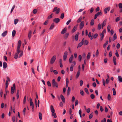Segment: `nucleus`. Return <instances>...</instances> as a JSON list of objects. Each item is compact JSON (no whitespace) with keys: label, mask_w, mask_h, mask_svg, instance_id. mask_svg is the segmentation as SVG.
<instances>
[{"label":"nucleus","mask_w":122,"mask_h":122,"mask_svg":"<svg viewBox=\"0 0 122 122\" xmlns=\"http://www.w3.org/2000/svg\"><path fill=\"white\" fill-rule=\"evenodd\" d=\"M20 48L17 47L16 49V52L15 53V55L14 56V58L16 59H17L18 57V54L20 52H21V51L20 50Z\"/></svg>","instance_id":"nucleus-1"},{"label":"nucleus","mask_w":122,"mask_h":122,"mask_svg":"<svg viewBox=\"0 0 122 122\" xmlns=\"http://www.w3.org/2000/svg\"><path fill=\"white\" fill-rule=\"evenodd\" d=\"M60 8H58L57 7H55L52 11L53 12H55L56 14H58L60 12Z\"/></svg>","instance_id":"nucleus-2"},{"label":"nucleus","mask_w":122,"mask_h":122,"mask_svg":"<svg viewBox=\"0 0 122 122\" xmlns=\"http://www.w3.org/2000/svg\"><path fill=\"white\" fill-rule=\"evenodd\" d=\"M52 86L53 87L55 86L56 87H58V85L57 83L55 81L54 79H53L52 81Z\"/></svg>","instance_id":"nucleus-3"},{"label":"nucleus","mask_w":122,"mask_h":122,"mask_svg":"<svg viewBox=\"0 0 122 122\" xmlns=\"http://www.w3.org/2000/svg\"><path fill=\"white\" fill-rule=\"evenodd\" d=\"M13 87H12L11 88V94H13L14 92V90H15V83L13 84Z\"/></svg>","instance_id":"nucleus-4"},{"label":"nucleus","mask_w":122,"mask_h":122,"mask_svg":"<svg viewBox=\"0 0 122 122\" xmlns=\"http://www.w3.org/2000/svg\"><path fill=\"white\" fill-rule=\"evenodd\" d=\"M56 59V56L55 55L53 56L51 59L50 63L51 64H53L54 62Z\"/></svg>","instance_id":"nucleus-5"},{"label":"nucleus","mask_w":122,"mask_h":122,"mask_svg":"<svg viewBox=\"0 0 122 122\" xmlns=\"http://www.w3.org/2000/svg\"><path fill=\"white\" fill-rule=\"evenodd\" d=\"M102 12L101 11L99 12H98L95 15V17H94V19H96L97 17L100 15H102Z\"/></svg>","instance_id":"nucleus-6"},{"label":"nucleus","mask_w":122,"mask_h":122,"mask_svg":"<svg viewBox=\"0 0 122 122\" xmlns=\"http://www.w3.org/2000/svg\"><path fill=\"white\" fill-rule=\"evenodd\" d=\"M68 52L67 51H65L63 55V60L64 61H66V59L67 55Z\"/></svg>","instance_id":"nucleus-7"},{"label":"nucleus","mask_w":122,"mask_h":122,"mask_svg":"<svg viewBox=\"0 0 122 122\" xmlns=\"http://www.w3.org/2000/svg\"><path fill=\"white\" fill-rule=\"evenodd\" d=\"M78 26V25H75L73 27V29L72 30L71 32L72 33H73L76 30Z\"/></svg>","instance_id":"nucleus-8"},{"label":"nucleus","mask_w":122,"mask_h":122,"mask_svg":"<svg viewBox=\"0 0 122 122\" xmlns=\"http://www.w3.org/2000/svg\"><path fill=\"white\" fill-rule=\"evenodd\" d=\"M107 19H105L102 23V28L103 29V27H104L106 25V23Z\"/></svg>","instance_id":"nucleus-9"},{"label":"nucleus","mask_w":122,"mask_h":122,"mask_svg":"<svg viewBox=\"0 0 122 122\" xmlns=\"http://www.w3.org/2000/svg\"><path fill=\"white\" fill-rule=\"evenodd\" d=\"M30 99V105L31 107H34V104L33 102L32 101V100L31 98L30 97L29 99Z\"/></svg>","instance_id":"nucleus-10"},{"label":"nucleus","mask_w":122,"mask_h":122,"mask_svg":"<svg viewBox=\"0 0 122 122\" xmlns=\"http://www.w3.org/2000/svg\"><path fill=\"white\" fill-rule=\"evenodd\" d=\"M84 24V21H81L80 24V29H81L83 27Z\"/></svg>","instance_id":"nucleus-11"},{"label":"nucleus","mask_w":122,"mask_h":122,"mask_svg":"<svg viewBox=\"0 0 122 122\" xmlns=\"http://www.w3.org/2000/svg\"><path fill=\"white\" fill-rule=\"evenodd\" d=\"M53 21L55 23H57L60 22V19L59 18H55L53 19Z\"/></svg>","instance_id":"nucleus-12"},{"label":"nucleus","mask_w":122,"mask_h":122,"mask_svg":"<svg viewBox=\"0 0 122 122\" xmlns=\"http://www.w3.org/2000/svg\"><path fill=\"white\" fill-rule=\"evenodd\" d=\"M110 9V8L109 7H108L105 8L104 10V12L105 14H107V11H109Z\"/></svg>","instance_id":"nucleus-13"},{"label":"nucleus","mask_w":122,"mask_h":122,"mask_svg":"<svg viewBox=\"0 0 122 122\" xmlns=\"http://www.w3.org/2000/svg\"><path fill=\"white\" fill-rule=\"evenodd\" d=\"M31 33H32V31L31 30H30L29 32L28 35V37L29 40H30V39L31 38Z\"/></svg>","instance_id":"nucleus-14"},{"label":"nucleus","mask_w":122,"mask_h":122,"mask_svg":"<svg viewBox=\"0 0 122 122\" xmlns=\"http://www.w3.org/2000/svg\"><path fill=\"white\" fill-rule=\"evenodd\" d=\"M50 110L52 113H54L55 112V109L52 105H51L50 106Z\"/></svg>","instance_id":"nucleus-15"},{"label":"nucleus","mask_w":122,"mask_h":122,"mask_svg":"<svg viewBox=\"0 0 122 122\" xmlns=\"http://www.w3.org/2000/svg\"><path fill=\"white\" fill-rule=\"evenodd\" d=\"M113 61L115 65H117L116 60L115 56H114L113 57Z\"/></svg>","instance_id":"nucleus-16"},{"label":"nucleus","mask_w":122,"mask_h":122,"mask_svg":"<svg viewBox=\"0 0 122 122\" xmlns=\"http://www.w3.org/2000/svg\"><path fill=\"white\" fill-rule=\"evenodd\" d=\"M80 34V33L79 32H78L77 33V34L75 35V39L76 41L78 40V35Z\"/></svg>","instance_id":"nucleus-17"},{"label":"nucleus","mask_w":122,"mask_h":122,"mask_svg":"<svg viewBox=\"0 0 122 122\" xmlns=\"http://www.w3.org/2000/svg\"><path fill=\"white\" fill-rule=\"evenodd\" d=\"M66 28H65L61 31V34H63L65 33L66 31Z\"/></svg>","instance_id":"nucleus-18"},{"label":"nucleus","mask_w":122,"mask_h":122,"mask_svg":"<svg viewBox=\"0 0 122 122\" xmlns=\"http://www.w3.org/2000/svg\"><path fill=\"white\" fill-rule=\"evenodd\" d=\"M73 58V56L72 55H71V57H70L69 59V62L70 63H71L72 62V60Z\"/></svg>","instance_id":"nucleus-19"},{"label":"nucleus","mask_w":122,"mask_h":122,"mask_svg":"<svg viewBox=\"0 0 122 122\" xmlns=\"http://www.w3.org/2000/svg\"><path fill=\"white\" fill-rule=\"evenodd\" d=\"M60 97H61V98L62 101V102L64 103L65 102V98L61 94V95Z\"/></svg>","instance_id":"nucleus-20"},{"label":"nucleus","mask_w":122,"mask_h":122,"mask_svg":"<svg viewBox=\"0 0 122 122\" xmlns=\"http://www.w3.org/2000/svg\"><path fill=\"white\" fill-rule=\"evenodd\" d=\"M21 44V42L20 40L19 41L18 43L17 47L20 48Z\"/></svg>","instance_id":"nucleus-21"},{"label":"nucleus","mask_w":122,"mask_h":122,"mask_svg":"<svg viewBox=\"0 0 122 122\" xmlns=\"http://www.w3.org/2000/svg\"><path fill=\"white\" fill-rule=\"evenodd\" d=\"M83 43L81 42L79 43L78 44V46L77 47V48H78L81 47L83 45Z\"/></svg>","instance_id":"nucleus-22"},{"label":"nucleus","mask_w":122,"mask_h":122,"mask_svg":"<svg viewBox=\"0 0 122 122\" xmlns=\"http://www.w3.org/2000/svg\"><path fill=\"white\" fill-rule=\"evenodd\" d=\"M119 8L121 9L120 10V12H122V4L121 3H119Z\"/></svg>","instance_id":"nucleus-23"},{"label":"nucleus","mask_w":122,"mask_h":122,"mask_svg":"<svg viewBox=\"0 0 122 122\" xmlns=\"http://www.w3.org/2000/svg\"><path fill=\"white\" fill-rule=\"evenodd\" d=\"M7 34V31L6 30L4 31L2 34V36L3 37L5 36Z\"/></svg>","instance_id":"nucleus-24"},{"label":"nucleus","mask_w":122,"mask_h":122,"mask_svg":"<svg viewBox=\"0 0 122 122\" xmlns=\"http://www.w3.org/2000/svg\"><path fill=\"white\" fill-rule=\"evenodd\" d=\"M7 66V64L6 62H4L3 63V68H4L5 69L6 68Z\"/></svg>","instance_id":"nucleus-25"},{"label":"nucleus","mask_w":122,"mask_h":122,"mask_svg":"<svg viewBox=\"0 0 122 122\" xmlns=\"http://www.w3.org/2000/svg\"><path fill=\"white\" fill-rule=\"evenodd\" d=\"M71 89L70 87H68V88L67 90V95L68 96H69L70 93Z\"/></svg>","instance_id":"nucleus-26"},{"label":"nucleus","mask_w":122,"mask_h":122,"mask_svg":"<svg viewBox=\"0 0 122 122\" xmlns=\"http://www.w3.org/2000/svg\"><path fill=\"white\" fill-rule=\"evenodd\" d=\"M117 38V36L116 33H115L113 37V41H115Z\"/></svg>","instance_id":"nucleus-27"},{"label":"nucleus","mask_w":122,"mask_h":122,"mask_svg":"<svg viewBox=\"0 0 122 122\" xmlns=\"http://www.w3.org/2000/svg\"><path fill=\"white\" fill-rule=\"evenodd\" d=\"M39 116L40 120H41L42 119V115L41 112H39Z\"/></svg>","instance_id":"nucleus-28"},{"label":"nucleus","mask_w":122,"mask_h":122,"mask_svg":"<svg viewBox=\"0 0 122 122\" xmlns=\"http://www.w3.org/2000/svg\"><path fill=\"white\" fill-rule=\"evenodd\" d=\"M54 27V23H52L50 27V30H52L53 29Z\"/></svg>","instance_id":"nucleus-29"},{"label":"nucleus","mask_w":122,"mask_h":122,"mask_svg":"<svg viewBox=\"0 0 122 122\" xmlns=\"http://www.w3.org/2000/svg\"><path fill=\"white\" fill-rule=\"evenodd\" d=\"M80 74V70H79L78 71L76 75V78H77L79 76Z\"/></svg>","instance_id":"nucleus-30"},{"label":"nucleus","mask_w":122,"mask_h":122,"mask_svg":"<svg viewBox=\"0 0 122 122\" xmlns=\"http://www.w3.org/2000/svg\"><path fill=\"white\" fill-rule=\"evenodd\" d=\"M82 19V18L81 17H80L78 19V20L77 21V22L78 23H80L81 22V20Z\"/></svg>","instance_id":"nucleus-31"},{"label":"nucleus","mask_w":122,"mask_h":122,"mask_svg":"<svg viewBox=\"0 0 122 122\" xmlns=\"http://www.w3.org/2000/svg\"><path fill=\"white\" fill-rule=\"evenodd\" d=\"M16 31L15 30H13V31L12 33V36H13L14 37L15 36V35Z\"/></svg>","instance_id":"nucleus-32"},{"label":"nucleus","mask_w":122,"mask_h":122,"mask_svg":"<svg viewBox=\"0 0 122 122\" xmlns=\"http://www.w3.org/2000/svg\"><path fill=\"white\" fill-rule=\"evenodd\" d=\"M118 80L120 82H122V77L120 76H119L118 77Z\"/></svg>","instance_id":"nucleus-33"},{"label":"nucleus","mask_w":122,"mask_h":122,"mask_svg":"<svg viewBox=\"0 0 122 122\" xmlns=\"http://www.w3.org/2000/svg\"><path fill=\"white\" fill-rule=\"evenodd\" d=\"M106 31V29H105L104 30H103L102 32V33H101L100 36L102 35H104V33H105Z\"/></svg>","instance_id":"nucleus-34"},{"label":"nucleus","mask_w":122,"mask_h":122,"mask_svg":"<svg viewBox=\"0 0 122 122\" xmlns=\"http://www.w3.org/2000/svg\"><path fill=\"white\" fill-rule=\"evenodd\" d=\"M91 53L90 52H89L87 55V59H89L90 57Z\"/></svg>","instance_id":"nucleus-35"},{"label":"nucleus","mask_w":122,"mask_h":122,"mask_svg":"<svg viewBox=\"0 0 122 122\" xmlns=\"http://www.w3.org/2000/svg\"><path fill=\"white\" fill-rule=\"evenodd\" d=\"M23 51H21V52L19 55V58H20L23 55Z\"/></svg>","instance_id":"nucleus-36"},{"label":"nucleus","mask_w":122,"mask_h":122,"mask_svg":"<svg viewBox=\"0 0 122 122\" xmlns=\"http://www.w3.org/2000/svg\"><path fill=\"white\" fill-rule=\"evenodd\" d=\"M112 90L113 91V94L114 96L116 94V91L115 89L114 88H113L112 89Z\"/></svg>","instance_id":"nucleus-37"},{"label":"nucleus","mask_w":122,"mask_h":122,"mask_svg":"<svg viewBox=\"0 0 122 122\" xmlns=\"http://www.w3.org/2000/svg\"><path fill=\"white\" fill-rule=\"evenodd\" d=\"M94 20L93 19H92L90 22V24L92 25H94Z\"/></svg>","instance_id":"nucleus-38"},{"label":"nucleus","mask_w":122,"mask_h":122,"mask_svg":"<svg viewBox=\"0 0 122 122\" xmlns=\"http://www.w3.org/2000/svg\"><path fill=\"white\" fill-rule=\"evenodd\" d=\"M52 116L53 117L55 118H56L57 117L56 114L55 112H54V113H52Z\"/></svg>","instance_id":"nucleus-39"},{"label":"nucleus","mask_w":122,"mask_h":122,"mask_svg":"<svg viewBox=\"0 0 122 122\" xmlns=\"http://www.w3.org/2000/svg\"><path fill=\"white\" fill-rule=\"evenodd\" d=\"M80 93L81 95L82 96H84V92L82 90H80Z\"/></svg>","instance_id":"nucleus-40"},{"label":"nucleus","mask_w":122,"mask_h":122,"mask_svg":"<svg viewBox=\"0 0 122 122\" xmlns=\"http://www.w3.org/2000/svg\"><path fill=\"white\" fill-rule=\"evenodd\" d=\"M111 28V25H108L107 27V30L109 32Z\"/></svg>","instance_id":"nucleus-41"},{"label":"nucleus","mask_w":122,"mask_h":122,"mask_svg":"<svg viewBox=\"0 0 122 122\" xmlns=\"http://www.w3.org/2000/svg\"><path fill=\"white\" fill-rule=\"evenodd\" d=\"M69 35V33H66L65 36V39H67Z\"/></svg>","instance_id":"nucleus-42"},{"label":"nucleus","mask_w":122,"mask_h":122,"mask_svg":"<svg viewBox=\"0 0 122 122\" xmlns=\"http://www.w3.org/2000/svg\"><path fill=\"white\" fill-rule=\"evenodd\" d=\"M93 116V112H92L89 116V118L90 119H91L92 117Z\"/></svg>","instance_id":"nucleus-43"},{"label":"nucleus","mask_w":122,"mask_h":122,"mask_svg":"<svg viewBox=\"0 0 122 122\" xmlns=\"http://www.w3.org/2000/svg\"><path fill=\"white\" fill-rule=\"evenodd\" d=\"M52 15H53V13H52L49 16L47 17V19H49L52 18Z\"/></svg>","instance_id":"nucleus-44"},{"label":"nucleus","mask_w":122,"mask_h":122,"mask_svg":"<svg viewBox=\"0 0 122 122\" xmlns=\"http://www.w3.org/2000/svg\"><path fill=\"white\" fill-rule=\"evenodd\" d=\"M82 59V56L81 55H79L78 56V59L81 62Z\"/></svg>","instance_id":"nucleus-45"},{"label":"nucleus","mask_w":122,"mask_h":122,"mask_svg":"<svg viewBox=\"0 0 122 122\" xmlns=\"http://www.w3.org/2000/svg\"><path fill=\"white\" fill-rule=\"evenodd\" d=\"M90 97L91 98L93 99L95 98V96L93 94H92L90 95Z\"/></svg>","instance_id":"nucleus-46"},{"label":"nucleus","mask_w":122,"mask_h":122,"mask_svg":"<svg viewBox=\"0 0 122 122\" xmlns=\"http://www.w3.org/2000/svg\"><path fill=\"white\" fill-rule=\"evenodd\" d=\"M12 120L13 122H16L15 121V117L14 116H13L12 117Z\"/></svg>","instance_id":"nucleus-47"},{"label":"nucleus","mask_w":122,"mask_h":122,"mask_svg":"<svg viewBox=\"0 0 122 122\" xmlns=\"http://www.w3.org/2000/svg\"><path fill=\"white\" fill-rule=\"evenodd\" d=\"M83 84V81L82 80H81L80 82V86H82Z\"/></svg>","instance_id":"nucleus-48"},{"label":"nucleus","mask_w":122,"mask_h":122,"mask_svg":"<svg viewBox=\"0 0 122 122\" xmlns=\"http://www.w3.org/2000/svg\"><path fill=\"white\" fill-rule=\"evenodd\" d=\"M84 42V44H85L86 45H87L88 44V41L86 40Z\"/></svg>","instance_id":"nucleus-49"},{"label":"nucleus","mask_w":122,"mask_h":122,"mask_svg":"<svg viewBox=\"0 0 122 122\" xmlns=\"http://www.w3.org/2000/svg\"><path fill=\"white\" fill-rule=\"evenodd\" d=\"M18 19H15L14 20V24L16 25L18 22Z\"/></svg>","instance_id":"nucleus-50"},{"label":"nucleus","mask_w":122,"mask_h":122,"mask_svg":"<svg viewBox=\"0 0 122 122\" xmlns=\"http://www.w3.org/2000/svg\"><path fill=\"white\" fill-rule=\"evenodd\" d=\"M19 90H18L16 93V97H17V98L18 99L19 97Z\"/></svg>","instance_id":"nucleus-51"},{"label":"nucleus","mask_w":122,"mask_h":122,"mask_svg":"<svg viewBox=\"0 0 122 122\" xmlns=\"http://www.w3.org/2000/svg\"><path fill=\"white\" fill-rule=\"evenodd\" d=\"M85 91L87 94H89V92H88V89L87 88H85Z\"/></svg>","instance_id":"nucleus-52"},{"label":"nucleus","mask_w":122,"mask_h":122,"mask_svg":"<svg viewBox=\"0 0 122 122\" xmlns=\"http://www.w3.org/2000/svg\"><path fill=\"white\" fill-rule=\"evenodd\" d=\"M115 55L117 57H119V55L117 51V50L116 51Z\"/></svg>","instance_id":"nucleus-53"},{"label":"nucleus","mask_w":122,"mask_h":122,"mask_svg":"<svg viewBox=\"0 0 122 122\" xmlns=\"http://www.w3.org/2000/svg\"><path fill=\"white\" fill-rule=\"evenodd\" d=\"M78 104V101L77 100H76L75 101V105L76 106Z\"/></svg>","instance_id":"nucleus-54"},{"label":"nucleus","mask_w":122,"mask_h":122,"mask_svg":"<svg viewBox=\"0 0 122 122\" xmlns=\"http://www.w3.org/2000/svg\"><path fill=\"white\" fill-rule=\"evenodd\" d=\"M120 17L119 16V17H117L116 19V21L117 22V21H118L120 20Z\"/></svg>","instance_id":"nucleus-55"},{"label":"nucleus","mask_w":122,"mask_h":122,"mask_svg":"<svg viewBox=\"0 0 122 122\" xmlns=\"http://www.w3.org/2000/svg\"><path fill=\"white\" fill-rule=\"evenodd\" d=\"M111 98V96H110V94H108V96H107V99H108V100L109 101L110 100Z\"/></svg>","instance_id":"nucleus-56"},{"label":"nucleus","mask_w":122,"mask_h":122,"mask_svg":"<svg viewBox=\"0 0 122 122\" xmlns=\"http://www.w3.org/2000/svg\"><path fill=\"white\" fill-rule=\"evenodd\" d=\"M104 35H102L101 36H101V37L100 40V41H101L104 38Z\"/></svg>","instance_id":"nucleus-57"},{"label":"nucleus","mask_w":122,"mask_h":122,"mask_svg":"<svg viewBox=\"0 0 122 122\" xmlns=\"http://www.w3.org/2000/svg\"><path fill=\"white\" fill-rule=\"evenodd\" d=\"M37 10L36 9H34L33 10V13L34 14H36L37 12Z\"/></svg>","instance_id":"nucleus-58"},{"label":"nucleus","mask_w":122,"mask_h":122,"mask_svg":"<svg viewBox=\"0 0 122 122\" xmlns=\"http://www.w3.org/2000/svg\"><path fill=\"white\" fill-rule=\"evenodd\" d=\"M47 84L48 86H51V84L50 82L49 81H48L47 82Z\"/></svg>","instance_id":"nucleus-59"},{"label":"nucleus","mask_w":122,"mask_h":122,"mask_svg":"<svg viewBox=\"0 0 122 122\" xmlns=\"http://www.w3.org/2000/svg\"><path fill=\"white\" fill-rule=\"evenodd\" d=\"M45 30H46L45 29H44L43 30V31L41 32V33L40 35L41 36H42V35H43L44 34V33H45Z\"/></svg>","instance_id":"nucleus-60"},{"label":"nucleus","mask_w":122,"mask_h":122,"mask_svg":"<svg viewBox=\"0 0 122 122\" xmlns=\"http://www.w3.org/2000/svg\"><path fill=\"white\" fill-rule=\"evenodd\" d=\"M61 18L62 19H63L64 18V14L63 13H62L61 14V16H60Z\"/></svg>","instance_id":"nucleus-61"},{"label":"nucleus","mask_w":122,"mask_h":122,"mask_svg":"<svg viewBox=\"0 0 122 122\" xmlns=\"http://www.w3.org/2000/svg\"><path fill=\"white\" fill-rule=\"evenodd\" d=\"M101 25L100 23H99L98 25V29L99 30H100L101 29Z\"/></svg>","instance_id":"nucleus-62"},{"label":"nucleus","mask_w":122,"mask_h":122,"mask_svg":"<svg viewBox=\"0 0 122 122\" xmlns=\"http://www.w3.org/2000/svg\"><path fill=\"white\" fill-rule=\"evenodd\" d=\"M53 72L54 74L55 75H56L58 73V71L56 70H54L53 71Z\"/></svg>","instance_id":"nucleus-63"},{"label":"nucleus","mask_w":122,"mask_h":122,"mask_svg":"<svg viewBox=\"0 0 122 122\" xmlns=\"http://www.w3.org/2000/svg\"><path fill=\"white\" fill-rule=\"evenodd\" d=\"M100 109L101 112H102L104 110V109L102 106H100Z\"/></svg>","instance_id":"nucleus-64"}]
</instances>
